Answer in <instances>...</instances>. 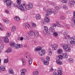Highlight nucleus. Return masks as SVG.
Wrapping results in <instances>:
<instances>
[{
    "mask_svg": "<svg viewBox=\"0 0 75 75\" xmlns=\"http://www.w3.org/2000/svg\"><path fill=\"white\" fill-rule=\"evenodd\" d=\"M17 3L18 5L17 6L18 8L19 9V10H20L21 11L25 13V9L24 8L25 6V4H20L21 3V0H17Z\"/></svg>",
    "mask_w": 75,
    "mask_h": 75,
    "instance_id": "1",
    "label": "nucleus"
},
{
    "mask_svg": "<svg viewBox=\"0 0 75 75\" xmlns=\"http://www.w3.org/2000/svg\"><path fill=\"white\" fill-rule=\"evenodd\" d=\"M4 2L6 3V6L8 8H10L11 5L13 4V2L11 0H3Z\"/></svg>",
    "mask_w": 75,
    "mask_h": 75,
    "instance_id": "2",
    "label": "nucleus"
},
{
    "mask_svg": "<svg viewBox=\"0 0 75 75\" xmlns=\"http://www.w3.org/2000/svg\"><path fill=\"white\" fill-rule=\"evenodd\" d=\"M66 59L68 58V54L67 53H63L62 56L61 55H59L58 56V59H62V58Z\"/></svg>",
    "mask_w": 75,
    "mask_h": 75,
    "instance_id": "3",
    "label": "nucleus"
},
{
    "mask_svg": "<svg viewBox=\"0 0 75 75\" xmlns=\"http://www.w3.org/2000/svg\"><path fill=\"white\" fill-rule=\"evenodd\" d=\"M75 4V1H69L68 3V6L70 8H72L74 6Z\"/></svg>",
    "mask_w": 75,
    "mask_h": 75,
    "instance_id": "4",
    "label": "nucleus"
},
{
    "mask_svg": "<svg viewBox=\"0 0 75 75\" xmlns=\"http://www.w3.org/2000/svg\"><path fill=\"white\" fill-rule=\"evenodd\" d=\"M43 31L44 33L45 34L48 35L50 34V31L48 30V29L47 26L44 27V30Z\"/></svg>",
    "mask_w": 75,
    "mask_h": 75,
    "instance_id": "5",
    "label": "nucleus"
},
{
    "mask_svg": "<svg viewBox=\"0 0 75 75\" xmlns=\"http://www.w3.org/2000/svg\"><path fill=\"white\" fill-rule=\"evenodd\" d=\"M33 8V4L30 3H29L28 5L25 6V8L26 10H30Z\"/></svg>",
    "mask_w": 75,
    "mask_h": 75,
    "instance_id": "6",
    "label": "nucleus"
},
{
    "mask_svg": "<svg viewBox=\"0 0 75 75\" xmlns=\"http://www.w3.org/2000/svg\"><path fill=\"white\" fill-rule=\"evenodd\" d=\"M48 16L47 14H45V17L44 19L45 22H46V23H50V19L48 18Z\"/></svg>",
    "mask_w": 75,
    "mask_h": 75,
    "instance_id": "7",
    "label": "nucleus"
},
{
    "mask_svg": "<svg viewBox=\"0 0 75 75\" xmlns=\"http://www.w3.org/2000/svg\"><path fill=\"white\" fill-rule=\"evenodd\" d=\"M46 14H47L48 16H49V15H51L52 13V10L51 9H48L46 11Z\"/></svg>",
    "mask_w": 75,
    "mask_h": 75,
    "instance_id": "8",
    "label": "nucleus"
},
{
    "mask_svg": "<svg viewBox=\"0 0 75 75\" xmlns=\"http://www.w3.org/2000/svg\"><path fill=\"white\" fill-rule=\"evenodd\" d=\"M45 54V51L44 50H42L41 52H39V54L40 56H42Z\"/></svg>",
    "mask_w": 75,
    "mask_h": 75,
    "instance_id": "9",
    "label": "nucleus"
},
{
    "mask_svg": "<svg viewBox=\"0 0 75 75\" xmlns=\"http://www.w3.org/2000/svg\"><path fill=\"white\" fill-rule=\"evenodd\" d=\"M27 71V70L25 69H22L20 71L21 75H25V72Z\"/></svg>",
    "mask_w": 75,
    "mask_h": 75,
    "instance_id": "10",
    "label": "nucleus"
},
{
    "mask_svg": "<svg viewBox=\"0 0 75 75\" xmlns=\"http://www.w3.org/2000/svg\"><path fill=\"white\" fill-rule=\"evenodd\" d=\"M52 47L53 50H55L57 49V48H58V46H57L56 44H53L52 45Z\"/></svg>",
    "mask_w": 75,
    "mask_h": 75,
    "instance_id": "11",
    "label": "nucleus"
},
{
    "mask_svg": "<svg viewBox=\"0 0 75 75\" xmlns=\"http://www.w3.org/2000/svg\"><path fill=\"white\" fill-rule=\"evenodd\" d=\"M57 60H56V63L57 64H59V65H62V62L61 61H60L59 59H58V57H57Z\"/></svg>",
    "mask_w": 75,
    "mask_h": 75,
    "instance_id": "12",
    "label": "nucleus"
},
{
    "mask_svg": "<svg viewBox=\"0 0 75 75\" xmlns=\"http://www.w3.org/2000/svg\"><path fill=\"white\" fill-rule=\"evenodd\" d=\"M42 49V48L41 47H38L37 48H35L34 49V51L35 52H38V51H40Z\"/></svg>",
    "mask_w": 75,
    "mask_h": 75,
    "instance_id": "13",
    "label": "nucleus"
},
{
    "mask_svg": "<svg viewBox=\"0 0 75 75\" xmlns=\"http://www.w3.org/2000/svg\"><path fill=\"white\" fill-rule=\"evenodd\" d=\"M29 34L30 36L34 35V32L32 30H31L29 32Z\"/></svg>",
    "mask_w": 75,
    "mask_h": 75,
    "instance_id": "14",
    "label": "nucleus"
},
{
    "mask_svg": "<svg viewBox=\"0 0 75 75\" xmlns=\"http://www.w3.org/2000/svg\"><path fill=\"white\" fill-rule=\"evenodd\" d=\"M31 41L33 44H36V43L37 42L36 38H34L32 39V40H31Z\"/></svg>",
    "mask_w": 75,
    "mask_h": 75,
    "instance_id": "15",
    "label": "nucleus"
},
{
    "mask_svg": "<svg viewBox=\"0 0 75 75\" xmlns=\"http://www.w3.org/2000/svg\"><path fill=\"white\" fill-rule=\"evenodd\" d=\"M4 38V42L6 43H7L9 41V40H8V38L7 37H5L3 38Z\"/></svg>",
    "mask_w": 75,
    "mask_h": 75,
    "instance_id": "16",
    "label": "nucleus"
},
{
    "mask_svg": "<svg viewBox=\"0 0 75 75\" xmlns=\"http://www.w3.org/2000/svg\"><path fill=\"white\" fill-rule=\"evenodd\" d=\"M49 30H50V31L52 33H54V32L55 31L54 30V26H51L49 28Z\"/></svg>",
    "mask_w": 75,
    "mask_h": 75,
    "instance_id": "17",
    "label": "nucleus"
},
{
    "mask_svg": "<svg viewBox=\"0 0 75 75\" xmlns=\"http://www.w3.org/2000/svg\"><path fill=\"white\" fill-rule=\"evenodd\" d=\"M67 39H68V40H74V41H75V37L73 36L72 38H71L70 36H68L67 37Z\"/></svg>",
    "mask_w": 75,
    "mask_h": 75,
    "instance_id": "18",
    "label": "nucleus"
},
{
    "mask_svg": "<svg viewBox=\"0 0 75 75\" xmlns=\"http://www.w3.org/2000/svg\"><path fill=\"white\" fill-rule=\"evenodd\" d=\"M36 20H40L41 19V16L40 14H38L36 16Z\"/></svg>",
    "mask_w": 75,
    "mask_h": 75,
    "instance_id": "19",
    "label": "nucleus"
},
{
    "mask_svg": "<svg viewBox=\"0 0 75 75\" xmlns=\"http://www.w3.org/2000/svg\"><path fill=\"white\" fill-rule=\"evenodd\" d=\"M23 26L26 28H29L30 25L27 23H25L23 24Z\"/></svg>",
    "mask_w": 75,
    "mask_h": 75,
    "instance_id": "20",
    "label": "nucleus"
},
{
    "mask_svg": "<svg viewBox=\"0 0 75 75\" xmlns=\"http://www.w3.org/2000/svg\"><path fill=\"white\" fill-rule=\"evenodd\" d=\"M0 69L2 71H4L6 70V68L3 66H0Z\"/></svg>",
    "mask_w": 75,
    "mask_h": 75,
    "instance_id": "21",
    "label": "nucleus"
},
{
    "mask_svg": "<svg viewBox=\"0 0 75 75\" xmlns=\"http://www.w3.org/2000/svg\"><path fill=\"white\" fill-rule=\"evenodd\" d=\"M34 35L35 37H38L39 35V33H38V32L37 30L35 31L34 32Z\"/></svg>",
    "mask_w": 75,
    "mask_h": 75,
    "instance_id": "22",
    "label": "nucleus"
},
{
    "mask_svg": "<svg viewBox=\"0 0 75 75\" xmlns=\"http://www.w3.org/2000/svg\"><path fill=\"white\" fill-rule=\"evenodd\" d=\"M9 72L11 74H14L13 70L11 68H10L9 69Z\"/></svg>",
    "mask_w": 75,
    "mask_h": 75,
    "instance_id": "23",
    "label": "nucleus"
},
{
    "mask_svg": "<svg viewBox=\"0 0 75 75\" xmlns=\"http://www.w3.org/2000/svg\"><path fill=\"white\" fill-rule=\"evenodd\" d=\"M66 52H67V51H69V52L71 51V49L69 47H67L65 49H64Z\"/></svg>",
    "mask_w": 75,
    "mask_h": 75,
    "instance_id": "24",
    "label": "nucleus"
},
{
    "mask_svg": "<svg viewBox=\"0 0 75 75\" xmlns=\"http://www.w3.org/2000/svg\"><path fill=\"white\" fill-rule=\"evenodd\" d=\"M15 43L13 42H11L10 43V46L11 47H14L15 45Z\"/></svg>",
    "mask_w": 75,
    "mask_h": 75,
    "instance_id": "25",
    "label": "nucleus"
},
{
    "mask_svg": "<svg viewBox=\"0 0 75 75\" xmlns=\"http://www.w3.org/2000/svg\"><path fill=\"white\" fill-rule=\"evenodd\" d=\"M62 7L64 10H67L68 9V6L66 5H63Z\"/></svg>",
    "mask_w": 75,
    "mask_h": 75,
    "instance_id": "26",
    "label": "nucleus"
},
{
    "mask_svg": "<svg viewBox=\"0 0 75 75\" xmlns=\"http://www.w3.org/2000/svg\"><path fill=\"white\" fill-rule=\"evenodd\" d=\"M33 63V59L31 58H29V65H31V64Z\"/></svg>",
    "mask_w": 75,
    "mask_h": 75,
    "instance_id": "27",
    "label": "nucleus"
},
{
    "mask_svg": "<svg viewBox=\"0 0 75 75\" xmlns=\"http://www.w3.org/2000/svg\"><path fill=\"white\" fill-rule=\"evenodd\" d=\"M70 42L71 44L73 45H75V41L74 40H71Z\"/></svg>",
    "mask_w": 75,
    "mask_h": 75,
    "instance_id": "28",
    "label": "nucleus"
},
{
    "mask_svg": "<svg viewBox=\"0 0 75 75\" xmlns=\"http://www.w3.org/2000/svg\"><path fill=\"white\" fill-rule=\"evenodd\" d=\"M52 50L51 49H49L48 50V52H49V55L51 56L52 55Z\"/></svg>",
    "mask_w": 75,
    "mask_h": 75,
    "instance_id": "29",
    "label": "nucleus"
},
{
    "mask_svg": "<svg viewBox=\"0 0 75 75\" xmlns=\"http://www.w3.org/2000/svg\"><path fill=\"white\" fill-rule=\"evenodd\" d=\"M3 20L4 21H5V23H6V24H8V23H9V21L8 20H6V18H3Z\"/></svg>",
    "mask_w": 75,
    "mask_h": 75,
    "instance_id": "30",
    "label": "nucleus"
},
{
    "mask_svg": "<svg viewBox=\"0 0 75 75\" xmlns=\"http://www.w3.org/2000/svg\"><path fill=\"white\" fill-rule=\"evenodd\" d=\"M15 48H16L17 49L19 48V47H20V45L19 44H15L14 45Z\"/></svg>",
    "mask_w": 75,
    "mask_h": 75,
    "instance_id": "31",
    "label": "nucleus"
},
{
    "mask_svg": "<svg viewBox=\"0 0 75 75\" xmlns=\"http://www.w3.org/2000/svg\"><path fill=\"white\" fill-rule=\"evenodd\" d=\"M43 64L44 65H48L49 64V62H48V61H44Z\"/></svg>",
    "mask_w": 75,
    "mask_h": 75,
    "instance_id": "32",
    "label": "nucleus"
},
{
    "mask_svg": "<svg viewBox=\"0 0 75 75\" xmlns=\"http://www.w3.org/2000/svg\"><path fill=\"white\" fill-rule=\"evenodd\" d=\"M16 27L15 26H13L12 28V32H14L16 31Z\"/></svg>",
    "mask_w": 75,
    "mask_h": 75,
    "instance_id": "33",
    "label": "nucleus"
},
{
    "mask_svg": "<svg viewBox=\"0 0 75 75\" xmlns=\"http://www.w3.org/2000/svg\"><path fill=\"white\" fill-rule=\"evenodd\" d=\"M68 61L69 62H70V63H73V62H74V60L72 58L69 59H68Z\"/></svg>",
    "mask_w": 75,
    "mask_h": 75,
    "instance_id": "34",
    "label": "nucleus"
},
{
    "mask_svg": "<svg viewBox=\"0 0 75 75\" xmlns=\"http://www.w3.org/2000/svg\"><path fill=\"white\" fill-rule=\"evenodd\" d=\"M63 40L65 42H67V41H69V40H68V39L67 38V37L64 36L63 37Z\"/></svg>",
    "mask_w": 75,
    "mask_h": 75,
    "instance_id": "35",
    "label": "nucleus"
},
{
    "mask_svg": "<svg viewBox=\"0 0 75 75\" xmlns=\"http://www.w3.org/2000/svg\"><path fill=\"white\" fill-rule=\"evenodd\" d=\"M14 19L16 20V21H19L20 20V18L18 16H16L15 17Z\"/></svg>",
    "mask_w": 75,
    "mask_h": 75,
    "instance_id": "36",
    "label": "nucleus"
},
{
    "mask_svg": "<svg viewBox=\"0 0 75 75\" xmlns=\"http://www.w3.org/2000/svg\"><path fill=\"white\" fill-rule=\"evenodd\" d=\"M62 52V49H59L57 50V52L58 54H61Z\"/></svg>",
    "mask_w": 75,
    "mask_h": 75,
    "instance_id": "37",
    "label": "nucleus"
},
{
    "mask_svg": "<svg viewBox=\"0 0 75 75\" xmlns=\"http://www.w3.org/2000/svg\"><path fill=\"white\" fill-rule=\"evenodd\" d=\"M53 33V35L54 37H57L58 36V33L57 32L54 31Z\"/></svg>",
    "mask_w": 75,
    "mask_h": 75,
    "instance_id": "38",
    "label": "nucleus"
},
{
    "mask_svg": "<svg viewBox=\"0 0 75 75\" xmlns=\"http://www.w3.org/2000/svg\"><path fill=\"white\" fill-rule=\"evenodd\" d=\"M12 49L11 48L9 47L7 50V52H11Z\"/></svg>",
    "mask_w": 75,
    "mask_h": 75,
    "instance_id": "39",
    "label": "nucleus"
},
{
    "mask_svg": "<svg viewBox=\"0 0 75 75\" xmlns=\"http://www.w3.org/2000/svg\"><path fill=\"white\" fill-rule=\"evenodd\" d=\"M57 73L58 74V75H62V71H61V70H58L57 71Z\"/></svg>",
    "mask_w": 75,
    "mask_h": 75,
    "instance_id": "40",
    "label": "nucleus"
},
{
    "mask_svg": "<svg viewBox=\"0 0 75 75\" xmlns=\"http://www.w3.org/2000/svg\"><path fill=\"white\" fill-rule=\"evenodd\" d=\"M22 63H23V65H25V59H22Z\"/></svg>",
    "mask_w": 75,
    "mask_h": 75,
    "instance_id": "41",
    "label": "nucleus"
},
{
    "mask_svg": "<svg viewBox=\"0 0 75 75\" xmlns=\"http://www.w3.org/2000/svg\"><path fill=\"white\" fill-rule=\"evenodd\" d=\"M33 74L34 75H38V71H34L33 72Z\"/></svg>",
    "mask_w": 75,
    "mask_h": 75,
    "instance_id": "42",
    "label": "nucleus"
},
{
    "mask_svg": "<svg viewBox=\"0 0 75 75\" xmlns=\"http://www.w3.org/2000/svg\"><path fill=\"white\" fill-rule=\"evenodd\" d=\"M67 47V45L66 44H64L63 45V49L64 50V49H66V48Z\"/></svg>",
    "mask_w": 75,
    "mask_h": 75,
    "instance_id": "43",
    "label": "nucleus"
},
{
    "mask_svg": "<svg viewBox=\"0 0 75 75\" xmlns=\"http://www.w3.org/2000/svg\"><path fill=\"white\" fill-rule=\"evenodd\" d=\"M63 35L64 36H67L68 35V32L65 31L63 33Z\"/></svg>",
    "mask_w": 75,
    "mask_h": 75,
    "instance_id": "44",
    "label": "nucleus"
},
{
    "mask_svg": "<svg viewBox=\"0 0 75 75\" xmlns=\"http://www.w3.org/2000/svg\"><path fill=\"white\" fill-rule=\"evenodd\" d=\"M60 19L61 20H64L65 19V17L64 16H62L60 17Z\"/></svg>",
    "mask_w": 75,
    "mask_h": 75,
    "instance_id": "45",
    "label": "nucleus"
},
{
    "mask_svg": "<svg viewBox=\"0 0 75 75\" xmlns=\"http://www.w3.org/2000/svg\"><path fill=\"white\" fill-rule=\"evenodd\" d=\"M3 48H4V46L3 45H1L0 46V52L1 51V50H2L3 49Z\"/></svg>",
    "mask_w": 75,
    "mask_h": 75,
    "instance_id": "46",
    "label": "nucleus"
},
{
    "mask_svg": "<svg viewBox=\"0 0 75 75\" xmlns=\"http://www.w3.org/2000/svg\"><path fill=\"white\" fill-rule=\"evenodd\" d=\"M5 11L6 14H9V11H8V9H5Z\"/></svg>",
    "mask_w": 75,
    "mask_h": 75,
    "instance_id": "47",
    "label": "nucleus"
},
{
    "mask_svg": "<svg viewBox=\"0 0 75 75\" xmlns=\"http://www.w3.org/2000/svg\"><path fill=\"white\" fill-rule=\"evenodd\" d=\"M8 62V59H5L4 60V63H7Z\"/></svg>",
    "mask_w": 75,
    "mask_h": 75,
    "instance_id": "48",
    "label": "nucleus"
},
{
    "mask_svg": "<svg viewBox=\"0 0 75 75\" xmlns=\"http://www.w3.org/2000/svg\"><path fill=\"white\" fill-rule=\"evenodd\" d=\"M61 1L62 3H67V2H68V1L67 0H62Z\"/></svg>",
    "mask_w": 75,
    "mask_h": 75,
    "instance_id": "49",
    "label": "nucleus"
},
{
    "mask_svg": "<svg viewBox=\"0 0 75 75\" xmlns=\"http://www.w3.org/2000/svg\"><path fill=\"white\" fill-rule=\"evenodd\" d=\"M37 26V25H36V24L35 23H33L32 24V27H34V28H35Z\"/></svg>",
    "mask_w": 75,
    "mask_h": 75,
    "instance_id": "50",
    "label": "nucleus"
},
{
    "mask_svg": "<svg viewBox=\"0 0 75 75\" xmlns=\"http://www.w3.org/2000/svg\"><path fill=\"white\" fill-rule=\"evenodd\" d=\"M71 20L72 21H73V22H74L75 21V18H74L73 17L71 18Z\"/></svg>",
    "mask_w": 75,
    "mask_h": 75,
    "instance_id": "51",
    "label": "nucleus"
},
{
    "mask_svg": "<svg viewBox=\"0 0 75 75\" xmlns=\"http://www.w3.org/2000/svg\"><path fill=\"white\" fill-rule=\"evenodd\" d=\"M49 3L52 6H54V5L55 4V3L53 2H49Z\"/></svg>",
    "mask_w": 75,
    "mask_h": 75,
    "instance_id": "52",
    "label": "nucleus"
},
{
    "mask_svg": "<svg viewBox=\"0 0 75 75\" xmlns=\"http://www.w3.org/2000/svg\"><path fill=\"white\" fill-rule=\"evenodd\" d=\"M55 9L56 10H59L60 8L57 6H56L55 7Z\"/></svg>",
    "mask_w": 75,
    "mask_h": 75,
    "instance_id": "53",
    "label": "nucleus"
},
{
    "mask_svg": "<svg viewBox=\"0 0 75 75\" xmlns=\"http://www.w3.org/2000/svg\"><path fill=\"white\" fill-rule=\"evenodd\" d=\"M64 26L65 27H67V28H68V27H70V25L69 24L67 25V24H65L64 25Z\"/></svg>",
    "mask_w": 75,
    "mask_h": 75,
    "instance_id": "54",
    "label": "nucleus"
},
{
    "mask_svg": "<svg viewBox=\"0 0 75 75\" xmlns=\"http://www.w3.org/2000/svg\"><path fill=\"white\" fill-rule=\"evenodd\" d=\"M23 40H25V41H27V40H28V38H27V37L26 36H25V37L23 38Z\"/></svg>",
    "mask_w": 75,
    "mask_h": 75,
    "instance_id": "55",
    "label": "nucleus"
},
{
    "mask_svg": "<svg viewBox=\"0 0 75 75\" xmlns=\"http://www.w3.org/2000/svg\"><path fill=\"white\" fill-rule=\"evenodd\" d=\"M45 21L44 20H42L41 21V24H42V25H44L45 23Z\"/></svg>",
    "mask_w": 75,
    "mask_h": 75,
    "instance_id": "56",
    "label": "nucleus"
},
{
    "mask_svg": "<svg viewBox=\"0 0 75 75\" xmlns=\"http://www.w3.org/2000/svg\"><path fill=\"white\" fill-rule=\"evenodd\" d=\"M46 60H47V61H49L50 60V57L47 56L46 58Z\"/></svg>",
    "mask_w": 75,
    "mask_h": 75,
    "instance_id": "57",
    "label": "nucleus"
},
{
    "mask_svg": "<svg viewBox=\"0 0 75 75\" xmlns=\"http://www.w3.org/2000/svg\"><path fill=\"white\" fill-rule=\"evenodd\" d=\"M6 36L8 37L10 36V34H9V33H6Z\"/></svg>",
    "mask_w": 75,
    "mask_h": 75,
    "instance_id": "58",
    "label": "nucleus"
},
{
    "mask_svg": "<svg viewBox=\"0 0 75 75\" xmlns=\"http://www.w3.org/2000/svg\"><path fill=\"white\" fill-rule=\"evenodd\" d=\"M57 26V24L56 23H53V26L54 27H56Z\"/></svg>",
    "mask_w": 75,
    "mask_h": 75,
    "instance_id": "59",
    "label": "nucleus"
},
{
    "mask_svg": "<svg viewBox=\"0 0 75 75\" xmlns=\"http://www.w3.org/2000/svg\"><path fill=\"white\" fill-rule=\"evenodd\" d=\"M13 7H17V4L16 3H14L13 4Z\"/></svg>",
    "mask_w": 75,
    "mask_h": 75,
    "instance_id": "60",
    "label": "nucleus"
},
{
    "mask_svg": "<svg viewBox=\"0 0 75 75\" xmlns=\"http://www.w3.org/2000/svg\"><path fill=\"white\" fill-rule=\"evenodd\" d=\"M57 27H61V25H59V23H58L57 24Z\"/></svg>",
    "mask_w": 75,
    "mask_h": 75,
    "instance_id": "61",
    "label": "nucleus"
},
{
    "mask_svg": "<svg viewBox=\"0 0 75 75\" xmlns=\"http://www.w3.org/2000/svg\"><path fill=\"white\" fill-rule=\"evenodd\" d=\"M53 13L54 14H57V11H53Z\"/></svg>",
    "mask_w": 75,
    "mask_h": 75,
    "instance_id": "62",
    "label": "nucleus"
},
{
    "mask_svg": "<svg viewBox=\"0 0 75 75\" xmlns=\"http://www.w3.org/2000/svg\"><path fill=\"white\" fill-rule=\"evenodd\" d=\"M66 12L67 14H70V11H67Z\"/></svg>",
    "mask_w": 75,
    "mask_h": 75,
    "instance_id": "63",
    "label": "nucleus"
},
{
    "mask_svg": "<svg viewBox=\"0 0 75 75\" xmlns=\"http://www.w3.org/2000/svg\"><path fill=\"white\" fill-rule=\"evenodd\" d=\"M73 17L75 18V12H74L73 13Z\"/></svg>",
    "mask_w": 75,
    "mask_h": 75,
    "instance_id": "64",
    "label": "nucleus"
}]
</instances>
